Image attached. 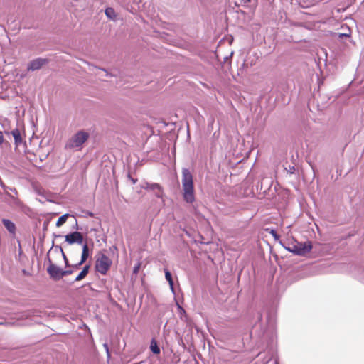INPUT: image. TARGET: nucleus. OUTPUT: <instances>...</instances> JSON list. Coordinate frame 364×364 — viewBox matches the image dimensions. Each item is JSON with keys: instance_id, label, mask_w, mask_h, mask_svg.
<instances>
[{"instance_id": "obj_9", "label": "nucleus", "mask_w": 364, "mask_h": 364, "mask_svg": "<svg viewBox=\"0 0 364 364\" xmlns=\"http://www.w3.org/2000/svg\"><path fill=\"white\" fill-rule=\"evenodd\" d=\"M89 257V247L87 243H85L82 246V252L81 256V259L78 264L73 266L75 269H78L80 266L84 264Z\"/></svg>"}, {"instance_id": "obj_8", "label": "nucleus", "mask_w": 364, "mask_h": 364, "mask_svg": "<svg viewBox=\"0 0 364 364\" xmlns=\"http://www.w3.org/2000/svg\"><path fill=\"white\" fill-rule=\"evenodd\" d=\"M47 63L46 59L37 58L30 62L28 66V70H36L40 69Z\"/></svg>"}, {"instance_id": "obj_4", "label": "nucleus", "mask_w": 364, "mask_h": 364, "mask_svg": "<svg viewBox=\"0 0 364 364\" xmlns=\"http://www.w3.org/2000/svg\"><path fill=\"white\" fill-rule=\"evenodd\" d=\"M312 249L311 242L309 241L305 242H297L292 245L289 250L298 255H304L309 253Z\"/></svg>"}, {"instance_id": "obj_25", "label": "nucleus", "mask_w": 364, "mask_h": 364, "mask_svg": "<svg viewBox=\"0 0 364 364\" xmlns=\"http://www.w3.org/2000/svg\"><path fill=\"white\" fill-rule=\"evenodd\" d=\"M350 36V34H348V33H340L339 34V36H341H341Z\"/></svg>"}, {"instance_id": "obj_14", "label": "nucleus", "mask_w": 364, "mask_h": 364, "mask_svg": "<svg viewBox=\"0 0 364 364\" xmlns=\"http://www.w3.org/2000/svg\"><path fill=\"white\" fill-rule=\"evenodd\" d=\"M11 134L14 138V140H15V143L16 144H19L20 142H21V134H20V132L18 129H16L14 130H13L11 132Z\"/></svg>"}, {"instance_id": "obj_15", "label": "nucleus", "mask_w": 364, "mask_h": 364, "mask_svg": "<svg viewBox=\"0 0 364 364\" xmlns=\"http://www.w3.org/2000/svg\"><path fill=\"white\" fill-rule=\"evenodd\" d=\"M105 14L110 19H114L116 18L115 11L113 8H107L105 9Z\"/></svg>"}, {"instance_id": "obj_22", "label": "nucleus", "mask_w": 364, "mask_h": 364, "mask_svg": "<svg viewBox=\"0 0 364 364\" xmlns=\"http://www.w3.org/2000/svg\"><path fill=\"white\" fill-rule=\"evenodd\" d=\"M63 258L65 259V264L68 267V259H67L65 255L63 252Z\"/></svg>"}, {"instance_id": "obj_12", "label": "nucleus", "mask_w": 364, "mask_h": 364, "mask_svg": "<svg viewBox=\"0 0 364 364\" xmlns=\"http://www.w3.org/2000/svg\"><path fill=\"white\" fill-rule=\"evenodd\" d=\"M150 348H151V350L154 353V354H159L161 350H160V348L158 346V344H157V342L155 339H152L151 341V345H150Z\"/></svg>"}, {"instance_id": "obj_3", "label": "nucleus", "mask_w": 364, "mask_h": 364, "mask_svg": "<svg viewBox=\"0 0 364 364\" xmlns=\"http://www.w3.org/2000/svg\"><path fill=\"white\" fill-rule=\"evenodd\" d=\"M111 265V259L107 255L102 254L96 261L95 268L98 272L105 275L110 269Z\"/></svg>"}, {"instance_id": "obj_24", "label": "nucleus", "mask_w": 364, "mask_h": 364, "mask_svg": "<svg viewBox=\"0 0 364 364\" xmlns=\"http://www.w3.org/2000/svg\"><path fill=\"white\" fill-rule=\"evenodd\" d=\"M271 233L275 238L277 237V235L274 230H272Z\"/></svg>"}, {"instance_id": "obj_5", "label": "nucleus", "mask_w": 364, "mask_h": 364, "mask_svg": "<svg viewBox=\"0 0 364 364\" xmlns=\"http://www.w3.org/2000/svg\"><path fill=\"white\" fill-rule=\"evenodd\" d=\"M47 272L50 277L55 280H59L63 278V270L50 261V264L47 268Z\"/></svg>"}, {"instance_id": "obj_2", "label": "nucleus", "mask_w": 364, "mask_h": 364, "mask_svg": "<svg viewBox=\"0 0 364 364\" xmlns=\"http://www.w3.org/2000/svg\"><path fill=\"white\" fill-rule=\"evenodd\" d=\"M89 136L90 135L87 132L79 131L68 140L66 147L68 149L80 147L88 139Z\"/></svg>"}, {"instance_id": "obj_7", "label": "nucleus", "mask_w": 364, "mask_h": 364, "mask_svg": "<svg viewBox=\"0 0 364 364\" xmlns=\"http://www.w3.org/2000/svg\"><path fill=\"white\" fill-rule=\"evenodd\" d=\"M145 189L154 191L155 196L157 198H162L164 196V191L162 187L159 183H146L144 187Z\"/></svg>"}, {"instance_id": "obj_10", "label": "nucleus", "mask_w": 364, "mask_h": 364, "mask_svg": "<svg viewBox=\"0 0 364 364\" xmlns=\"http://www.w3.org/2000/svg\"><path fill=\"white\" fill-rule=\"evenodd\" d=\"M2 223L4 224L6 229L11 233L15 234L16 232V225L15 224L9 219H2Z\"/></svg>"}, {"instance_id": "obj_6", "label": "nucleus", "mask_w": 364, "mask_h": 364, "mask_svg": "<svg viewBox=\"0 0 364 364\" xmlns=\"http://www.w3.org/2000/svg\"><path fill=\"white\" fill-rule=\"evenodd\" d=\"M65 242H67L69 245H72L74 243L82 244L83 242V236L81 232L75 231L72 233L68 234L65 235Z\"/></svg>"}, {"instance_id": "obj_20", "label": "nucleus", "mask_w": 364, "mask_h": 364, "mask_svg": "<svg viewBox=\"0 0 364 364\" xmlns=\"http://www.w3.org/2000/svg\"><path fill=\"white\" fill-rule=\"evenodd\" d=\"M241 3L243 4H248L251 0H240Z\"/></svg>"}, {"instance_id": "obj_18", "label": "nucleus", "mask_w": 364, "mask_h": 364, "mask_svg": "<svg viewBox=\"0 0 364 364\" xmlns=\"http://www.w3.org/2000/svg\"><path fill=\"white\" fill-rule=\"evenodd\" d=\"M73 273V270L68 269V270H63V277L66 275H70Z\"/></svg>"}, {"instance_id": "obj_23", "label": "nucleus", "mask_w": 364, "mask_h": 364, "mask_svg": "<svg viewBox=\"0 0 364 364\" xmlns=\"http://www.w3.org/2000/svg\"><path fill=\"white\" fill-rule=\"evenodd\" d=\"M63 258L65 259V264L68 267V259H67L65 255L63 252Z\"/></svg>"}, {"instance_id": "obj_13", "label": "nucleus", "mask_w": 364, "mask_h": 364, "mask_svg": "<svg viewBox=\"0 0 364 364\" xmlns=\"http://www.w3.org/2000/svg\"><path fill=\"white\" fill-rule=\"evenodd\" d=\"M164 272H165V277H166V280L168 282V284H169V286H170L171 290L173 291V289H174V288H173V279H172L171 274L166 269H164Z\"/></svg>"}, {"instance_id": "obj_27", "label": "nucleus", "mask_w": 364, "mask_h": 364, "mask_svg": "<svg viewBox=\"0 0 364 364\" xmlns=\"http://www.w3.org/2000/svg\"><path fill=\"white\" fill-rule=\"evenodd\" d=\"M18 245H19V247L21 248V243H20V242H18Z\"/></svg>"}, {"instance_id": "obj_16", "label": "nucleus", "mask_w": 364, "mask_h": 364, "mask_svg": "<svg viewBox=\"0 0 364 364\" xmlns=\"http://www.w3.org/2000/svg\"><path fill=\"white\" fill-rule=\"evenodd\" d=\"M69 216L70 215L68 213L60 216L56 222V226L59 228L63 225L67 221V219Z\"/></svg>"}, {"instance_id": "obj_26", "label": "nucleus", "mask_w": 364, "mask_h": 364, "mask_svg": "<svg viewBox=\"0 0 364 364\" xmlns=\"http://www.w3.org/2000/svg\"><path fill=\"white\" fill-rule=\"evenodd\" d=\"M132 181L133 183H135L136 181V180H134V179H132Z\"/></svg>"}, {"instance_id": "obj_17", "label": "nucleus", "mask_w": 364, "mask_h": 364, "mask_svg": "<svg viewBox=\"0 0 364 364\" xmlns=\"http://www.w3.org/2000/svg\"><path fill=\"white\" fill-rule=\"evenodd\" d=\"M141 262H138L134 267V269H133V273L134 274H137L139 273V271L140 269V267H141Z\"/></svg>"}, {"instance_id": "obj_21", "label": "nucleus", "mask_w": 364, "mask_h": 364, "mask_svg": "<svg viewBox=\"0 0 364 364\" xmlns=\"http://www.w3.org/2000/svg\"><path fill=\"white\" fill-rule=\"evenodd\" d=\"M63 258L65 259V264L68 267V259H67L65 255L63 252Z\"/></svg>"}, {"instance_id": "obj_1", "label": "nucleus", "mask_w": 364, "mask_h": 364, "mask_svg": "<svg viewBox=\"0 0 364 364\" xmlns=\"http://www.w3.org/2000/svg\"><path fill=\"white\" fill-rule=\"evenodd\" d=\"M183 196L186 202L191 203L195 200L193 176L187 168L182 170Z\"/></svg>"}, {"instance_id": "obj_19", "label": "nucleus", "mask_w": 364, "mask_h": 364, "mask_svg": "<svg viewBox=\"0 0 364 364\" xmlns=\"http://www.w3.org/2000/svg\"><path fill=\"white\" fill-rule=\"evenodd\" d=\"M4 142V135L3 132L0 131V144H2Z\"/></svg>"}, {"instance_id": "obj_11", "label": "nucleus", "mask_w": 364, "mask_h": 364, "mask_svg": "<svg viewBox=\"0 0 364 364\" xmlns=\"http://www.w3.org/2000/svg\"><path fill=\"white\" fill-rule=\"evenodd\" d=\"M90 265H85L80 274L76 277L75 281H80L83 279L88 274Z\"/></svg>"}]
</instances>
